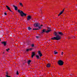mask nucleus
Here are the masks:
<instances>
[{
	"instance_id": "nucleus-1",
	"label": "nucleus",
	"mask_w": 77,
	"mask_h": 77,
	"mask_svg": "<svg viewBox=\"0 0 77 77\" xmlns=\"http://www.w3.org/2000/svg\"><path fill=\"white\" fill-rule=\"evenodd\" d=\"M59 34L60 35H61L62 36L63 35V33L62 32H54V35L56 37H52L51 38V39H52V40H56L57 41H58L61 39V37H60V35H59Z\"/></svg>"
},
{
	"instance_id": "nucleus-2",
	"label": "nucleus",
	"mask_w": 77,
	"mask_h": 77,
	"mask_svg": "<svg viewBox=\"0 0 77 77\" xmlns=\"http://www.w3.org/2000/svg\"><path fill=\"white\" fill-rule=\"evenodd\" d=\"M17 12H19V13H20V16L21 17H23L24 16V17H26L27 14H26L25 13H24L23 12V11H20V10H18Z\"/></svg>"
},
{
	"instance_id": "nucleus-3",
	"label": "nucleus",
	"mask_w": 77,
	"mask_h": 77,
	"mask_svg": "<svg viewBox=\"0 0 77 77\" xmlns=\"http://www.w3.org/2000/svg\"><path fill=\"white\" fill-rule=\"evenodd\" d=\"M45 32L48 33H49V32H50V31L49 30L46 31V29H44L42 30V31H41V32H40V33H45Z\"/></svg>"
},
{
	"instance_id": "nucleus-4",
	"label": "nucleus",
	"mask_w": 77,
	"mask_h": 77,
	"mask_svg": "<svg viewBox=\"0 0 77 77\" xmlns=\"http://www.w3.org/2000/svg\"><path fill=\"white\" fill-rule=\"evenodd\" d=\"M58 63L59 65L62 66L63 65V62L61 60H60L58 61Z\"/></svg>"
},
{
	"instance_id": "nucleus-5",
	"label": "nucleus",
	"mask_w": 77,
	"mask_h": 77,
	"mask_svg": "<svg viewBox=\"0 0 77 77\" xmlns=\"http://www.w3.org/2000/svg\"><path fill=\"white\" fill-rule=\"evenodd\" d=\"M2 44H4V46H6V45L7 44V42L6 41H4L2 42Z\"/></svg>"
},
{
	"instance_id": "nucleus-6",
	"label": "nucleus",
	"mask_w": 77,
	"mask_h": 77,
	"mask_svg": "<svg viewBox=\"0 0 77 77\" xmlns=\"http://www.w3.org/2000/svg\"><path fill=\"white\" fill-rule=\"evenodd\" d=\"M34 26L35 27H37L38 26H39V23H35L34 24Z\"/></svg>"
},
{
	"instance_id": "nucleus-7",
	"label": "nucleus",
	"mask_w": 77,
	"mask_h": 77,
	"mask_svg": "<svg viewBox=\"0 0 77 77\" xmlns=\"http://www.w3.org/2000/svg\"><path fill=\"white\" fill-rule=\"evenodd\" d=\"M32 17L30 16H28L27 18V21H29L30 19H31Z\"/></svg>"
},
{
	"instance_id": "nucleus-8",
	"label": "nucleus",
	"mask_w": 77,
	"mask_h": 77,
	"mask_svg": "<svg viewBox=\"0 0 77 77\" xmlns=\"http://www.w3.org/2000/svg\"><path fill=\"white\" fill-rule=\"evenodd\" d=\"M13 7H14V9L15 11H17L18 10V7L17 6H15L13 5Z\"/></svg>"
},
{
	"instance_id": "nucleus-9",
	"label": "nucleus",
	"mask_w": 77,
	"mask_h": 77,
	"mask_svg": "<svg viewBox=\"0 0 77 77\" xmlns=\"http://www.w3.org/2000/svg\"><path fill=\"white\" fill-rule=\"evenodd\" d=\"M38 54L40 56V57H41V56H42V54L41 53V52L40 51H39L38 52Z\"/></svg>"
},
{
	"instance_id": "nucleus-10",
	"label": "nucleus",
	"mask_w": 77,
	"mask_h": 77,
	"mask_svg": "<svg viewBox=\"0 0 77 77\" xmlns=\"http://www.w3.org/2000/svg\"><path fill=\"white\" fill-rule=\"evenodd\" d=\"M33 48H30L29 49H27L26 50V51L27 52L29 51H31L32 50Z\"/></svg>"
},
{
	"instance_id": "nucleus-11",
	"label": "nucleus",
	"mask_w": 77,
	"mask_h": 77,
	"mask_svg": "<svg viewBox=\"0 0 77 77\" xmlns=\"http://www.w3.org/2000/svg\"><path fill=\"white\" fill-rule=\"evenodd\" d=\"M35 52H32V55L31 56V57L32 58H33V56H35Z\"/></svg>"
},
{
	"instance_id": "nucleus-12",
	"label": "nucleus",
	"mask_w": 77,
	"mask_h": 77,
	"mask_svg": "<svg viewBox=\"0 0 77 77\" xmlns=\"http://www.w3.org/2000/svg\"><path fill=\"white\" fill-rule=\"evenodd\" d=\"M50 64L49 63L48 64H47L46 67L47 68H49L50 67Z\"/></svg>"
},
{
	"instance_id": "nucleus-13",
	"label": "nucleus",
	"mask_w": 77,
	"mask_h": 77,
	"mask_svg": "<svg viewBox=\"0 0 77 77\" xmlns=\"http://www.w3.org/2000/svg\"><path fill=\"white\" fill-rule=\"evenodd\" d=\"M28 30H29V31H30L32 30V28H30V27H29L28 28Z\"/></svg>"
},
{
	"instance_id": "nucleus-14",
	"label": "nucleus",
	"mask_w": 77,
	"mask_h": 77,
	"mask_svg": "<svg viewBox=\"0 0 77 77\" xmlns=\"http://www.w3.org/2000/svg\"><path fill=\"white\" fill-rule=\"evenodd\" d=\"M6 7L7 8V9H8V10H9V11L11 9V8H9V6L7 5L6 6Z\"/></svg>"
},
{
	"instance_id": "nucleus-15",
	"label": "nucleus",
	"mask_w": 77,
	"mask_h": 77,
	"mask_svg": "<svg viewBox=\"0 0 77 77\" xmlns=\"http://www.w3.org/2000/svg\"><path fill=\"white\" fill-rule=\"evenodd\" d=\"M48 30H49V32H51V28L49 27H48Z\"/></svg>"
},
{
	"instance_id": "nucleus-16",
	"label": "nucleus",
	"mask_w": 77,
	"mask_h": 77,
	"mask_svg": "<svg viewBox=\"0 0 77 77\" xmlns=\"http://www.w3.org/2000/svg\"><path fill=\"white\" fill-rule=\"evenodd\" d=\"M31 60H29L28 61V65H29L30 63V62H31Z\"/></svg>"
},
{
	"instance_id": "nucleus-17",
	"label": "nucleus",
	"mask_w": 77,
	"mask_h": 77,
	"mask_svg": "<svg viewBox=\"0 0 77 77\" xmlns=\"http://www.w3.org/2000/svg\"><path fill=\"white\" fill-rule=\"evenodd\" d=\"M54 54H58V52L56 51H54Z\"/></svg>"
},
{
	"instance_id": "nucleus-18",
	"label": "nucleus",
	"mask_w": 77,
	"mask_h": 77,
	"mask_svg": "<svg viewBox=\"0 0 77 77\" xmlns=\"http://www.w3.org/2000/svg\"><path fill=\"white\" fill-rule=\"evenodd\" d=\"M36 57H37V59H39V55H36Z\"/></svg>"
},
{
	"instance_id": "nucleus-19",
	"label": "nucleus",
	"mask_w": 77,
	"mask_h": 77,
	"mask_svg": "<svg viewBox=\"0 0 77 77\" xmlns=\"http://www.w3.org/2000/svg\"><path fill=\"white\" fill-rule=\"evenodd\" d=\"M21 6H22V7H23V4L22 3H20L19 4Z\"/></svg>"
},
{
	"instance_id": "nucleus-20",
	"label": "nucleus",
	"mask_w": 77,
	"mask_h": 77,
	"mask_svg": "<svg viewBox=\"0 0 77 77\" xmlns=\"http://www.w3.org/2000/svg\"><path fill=\"white\" fill-rule=\"evenodd\" d=\"M6 74L5 75V76H6V75H8V72H7L6 73Z\"/></svg>"
},
{
	"instance_id": "nucleus-21",
	"label": "nucleus",
	"mask_w": 77,
	"mask_h": 77,
	"mask_svg": "<svg viewBox=\"0 0 77 77\" xmlns=\"http://www.w3.org/2000/svg\"><path fill=\"white\" fill-rule=\"evenodd\" d=\"M19 74V73H18V71H17L16 72V75H18Z\"/></svg>"
},
{
	"instance_id": "nucleus-22",
	"label": "nucleus",
	"mask_w": 77,
	"mask_h": 77,
	"mask_svg": "<svg viewBox=\"0 0 77 77\" xmlns=\"http://www.w3.org/2000/svg\"><path fill=\"white\" fill-rule=\"evenodd\" d=\"M63 12L62 11H61V12L60 13V14L61 15V14H62V13H63Z\"/></svg>"
},
{
	"instance_id": "nucleus-23",
	"label": "nucleus",
	"mask_w": 77,
	"mask_h": 77,
	"mask_svg": "<svg viewBox=\"0 0 77 77\" xmlns=\"http://www.w3.org/2000/svg\"><path fill=\"white\" fill-rule=\"evenodd\" d=\"M63 12L62 11H61V12L60 13V14L61 15V14H62V13H63Z\"/></svg>"
},
{
	"instance_id": "nucleus-24",
	"label": "nucleus",
	"mask_w": 77,
	"mask_h": 77,
	"mask_svg": "<svg viewBox=\"0 0 77 77\" xmlns=\"http://www.w3.org/2000/svg\"><path fill=\"white\" fill-rule=\"evenodd\" d=\"M63 12L62 11H61V12L60 13V14L61 15V14H62V13H63Z\"/></svg>"
},
{
	"instance_id": "nucleus-25",
	"label": "nucleus",
	"mask_w": 77,
	"mask_h": 77,
	"mask_svg": "<svg viewBox=\"0 0 77 77\" xmlns=\"http://www.w3.org/2000/svg\"><path fill=\"white\" fill-rule=\"evenodd\" d=\"M32 47H34V44H32V45H31Z\"/></svg>"
},
{
	"instance_id": "nucleus-26",
	"label": "nucleus",
	"mask_w": 77,
	"mask_h": 77,
	"mask_svg": "<svg viewBox=\"0 0 77 77\" xmlns=\"http://www.w3.org/2000/svg\"><path fill=\"white\" fill-rule=\"evenodd\" d=\"M10 50V49L9 48H8V49H7L6 51H8V50Z\"/></svg>"
},
{
	"instance_id": "nucleus-27",
	"label": "nucleus",
	"mask_w": 77,
	"mask_h": 77,
	"mask_svg": "<svg viewBox=\"0 0 77 77\" xmlns=\"http://www.w3.org/2000/svg\"><path fill=\"white\" fill-rule=\"evenodd\" d=\"M39 36H36V38H37V39H38V38H39Z\"/></svg>"
},
{
	"instance_id": "nucleus-28",
	"label": "nucleus",
	"mask_w": 77,
	"mask_h": 77,
	"mask_svg": "<svg viewBox=\"0 0 77 77\" xmlns=\"http://www.w3.org/2000/svg\"><path fill=\"white\" fill-rule=\"evenodd\" d=\"M4 14L5 15H7V14L6 13H5Z\"/></svg>"
},
{
	"instance_id": "nucleus-29",
	"label": "nucleus",
	"mask_w": 77,
	"mask_h": 77,
	"mask_svg": "<svg viewBox=\"0 0 77 77\" xmlns=\"http://www.w3.org/2000/svg\"><path fill=\"white\" fill-rule=\"evenodd\" d=\"M38 28L39 29H41V26H38Z\"/></svg>"
},
{
	"instance_id": "nucleus-30",
	"label": "nucleus",
	"mask_w": 77,
	"mask_h": 77,
	"mask_svg": "<svg viewBox=\"0 0 77 77\" xmlns=\"http://www.w3.org/2000/svg\"><path fill=\"white\" fill-rule=\"evenodd\" d=\"M6 76L7 77H11V76H8V75H6Z\"/></svg>"
},
{
	"instance_id": "nucleus-31",
	"label": "nucleus",
	"mask_w": 77,
	"mask_h": 77,
	"mask_svg": "<svg viewBox=\"0 0 77 77\" xmlns=\"http://www.w3.org/2000/svg\"><path fill=\"white\" fill-rule=\"evenodd\" d=\"M63 52H62L61 53L62 55H63Z\"/></svg>"
},
{
	"instance_id": "nucleus-32",
	"label": "nucleus",
	"mask_w": 77,
	"mask_h": 77,
	"mask_svg": "<svg viewBox=\"0 0 77 77\" xmlns=\"http://www.w3.org/2000/svg\"><path fill=\"white\" fill-rule=\"evenodd\" d=\"M65 11V9H63V11H63H63Z\"/></svg>"
},
{
	"instance_id": "nucleus-33",
	"label": "nucleus",
	"mask_w": 77,
	"mask_h": 77,
	"mask_svg": "<svg viewBox=\"0 0 77 77\" xmlns=\"http://www.w3.org/2000/svg\"><path fill=\"white\" fill-rule=\"evenodd\" d=\"M33 30H36V29L33 28Z\"/></svg>"
},
{
	"instance_id": "nucleus-34",
	"label": "nucleus",
	"mask_w": 77,
	"mask_h": 77,
	"mask_svg": "<svg viewBox=\"0 0 77 77\" xmlns=\"http://www.w3.org/2000/svg\"><path fill=\"white\" fill-rule=\"evenodd\" d=\"M9 11H10L11 12H12V11L11 10V9H10V10H9Z\"/></svg>"
},
{
	"instance_id": "nucleus-35",
	"label": "nucleus",
	"mask_w": 77,
	"mask_h": 77,
	"mask_svg": "<svg viewBox=\"0 0 77 77\" xmlns=\"http://www.w3.org/2000/svg\"><path fill=\"white\" fill-rule=\"evenodd\" d=\"M40 12H41V14H42V11L41 10L40 11Z\"/></svg>"
},
{
	"instance_id": "nucleus-36",
	"label": "nucleus",
	"mask_w": 77,
	"mask_h": 77,
	"mask_svg": "<svg viewBox=\"0 0 77 77\" xmlns=\"http://www.w3.org/2000/svg\"><path fill=\"white\" fill-rule=\"evenodd\" d=\"M36 30H39V29H38V28H37L36 29Z\"/></svg>"
},
{
	"instance_id": "nucleus-37",
	"label": "nucleus",
	"mask_w": 77,
	"mask_h": 77,
	"mask_svg": "<svg viewBox=\"0 0 77 77\" xmlns=\"http://www.w3.org/2000/svg\"><path fill=\"white\" fill-rule=\"evenodd\" d=\"M60 15V14H59L58 15V17H59V16Z\"/></svg>"
},
{
	"instance_id": "nucleus-38",
	"label": "nucleus",
	"mask_w": 77,
	"mask_h": 77,
	"mask_svg": "<svg viewBox=\"0 0 77 77\" xmlns=\"http://www.w3.org/2000/svg\"><path fill=\"white\" fill-rule=\"evenodd\" d=\"M40 10H41V9H42V8H40Z\"/></svg>"
},
{
	"instance_id": "nucleus-39",
	"label": "nucleus",
	"mask_w": 77,
	"mask_h": 77,
	"mask_svg": "<svg viewBox=\"0 0 77 77\" xmlns=\"http://www.w3.org/2000/svg\"><path fill=\"white\" fill-rule=\"evenodd\" d=\"M2 54H5V52H3V53H2Z\"/></svg>"
},
{
	"instance_id": "nucleus-40",
	"label": "nucleus",
	"mask_w": 77,
	"mask_h": 77,
	"mask_svg": "<svg viewBox=\"0 0 77 77\" xmlns=\"http://www.w3.org/2000/svg\"><path fill=\"white\" fill-rule=\"evenodd\" d=\"M43 25H41V26H42Z\"/></svg>"
},
{
	"instance_id": "nucleus-41",
	"label": "nucleus",
	"mask_w": 77,
	"mask_h": 77,
	"mask_svg": "<svg viewBox=\"0 0 77 77\" xmlns=\"http://www.w3.org/2000/svg\"><path fill=\"white\" fill-rule=\"evenodd\" d=\"M1 41V39L0 38V42Z\"/></svg>"
},
{
	"instance_id": "nucleus-42",
	"label": "nucleus",
	"mask_w": 77,
	"mask_h": 77,
	"mask_svg": "<svg viewBox=\"0 0 77 77\" xmlns=\"http://www.w3.org/2000/svg\"><path fill=\"white\" fill-rule=\"evenodd\" d=\"M71 75H72V74H70Z\"/></svg>"
},
{
	"instance_id": "nucleus-43",
	"label": "nucleus",
	"mask_w": 77,
	"mask_h": 77,
	"mask_svg": "<svg viewBox=\"0 0 77 77\" xmlns=\"http://www.w3.org/2000/svg\"><path fill=\"white\" fill-rule=\"evenodd\" d=\"M73 75H74V74H73Z\"/></svg>"
},
{
	"instance_id": "nucleus-44",
	"label": "nucleus",
	"mask_w": 77,
	"mask_h": 77,
	"mask_svg": "<svg viewBox=\"0 0 77 77\" xmlns=\"http://www.w3.org/2000/svg\"><path fill=\"white\" fill-rule=\"evenodd\" d=\"M72 38H73V37H72Z\"/></svg>"
},
{
	"instance_id": "nucleus-45",
	"label": "nucleus",
	"mask_w": 77,
	"mask_h": 77,
	"mask_svg": "<svg viewBox=\"0 0 77 77\" xmlns=\"http://www.w3.org/2000/svg\"><path fill=\"white\" fill-rule=\"evenodd\" d=\"M42 8H43V7H42Z\"/></svg>"
},
{
	"instance_id": "nucleus-46",
	"label": "nucleus",
	"mask_w": 77,
	"mask_h": 77,
	"mask_svg": "<svg viewBox=\"0 0 77 77\" xmlns=\"http://www.w3.org/2000/svg\"><path fill=\"white\" fill-rule=\"evenodd\" d=\"M74 38H75V37Z\"/></svg>"
}]
</instances>
